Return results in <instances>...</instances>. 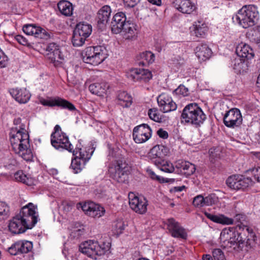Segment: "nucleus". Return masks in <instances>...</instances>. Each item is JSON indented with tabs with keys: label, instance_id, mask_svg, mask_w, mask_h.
Returning <instances> with one entry per match:
<instances>
[{
	"label": "nucleus",
	"instance_id": "40",
	"mask_svg": "<svg viewBox=\"0 0 260 260\" xmlns=\"http://www.w3.org/2000/svg\"><path fill=\"white\" fill-rule=\"evenodd\" d=\"M234 232H233V230H231L230 229H223L220 233V242L225 246L228 240L230 238V236H234Z\"/></svg>",
	"mask_w": 260,
	"mask_h": 260
},
{
	"label": "nucleus",
	"instance_id": "10",
	"mask_svg": "<svg viewBox=\"0 0 260 260\" xmlns=\"http://www.w3.org/2000/svg\"><path fill=\"white\" fill-rule=\"evenodd\" d=\"M77 207L78 209L81 208L86 215L93 218H100L105 213L103 207L92 202L79 203L77 204Z\"/></svg>",
	"mask_w": 260,
	"mask_h": 260
},
{
	"label": "nucleus",
	"instance_id": "50",
	"mask_svg": "<svg viewBox=\"0 0 260 260\" xmlns=\"http://www.w3.org/2000/svg\"><path fill=\"white\" fill-rule=\"evenodd\" d=\"M214 260H224V255L221 250L215 249L212 252Z\"/></svg>",
	"mask_w": 260,
	"mask_h": 260
},
{
	"label": "nucleus",
	"instance_id": "55",
	"mask_svg": "<svg viewBox=\"0 0 260 260\" xmlns=\"http://www.w3.org/2000/svg\"><path fill=\"white\" fill-rule=\"evenodd\" d=\"M236 233L234 232V236H230V238L228 240V242L226 243V244L225 245V246L232 247V246L236 245V241H236Z\"/></svg>",
	"mask_w": 260,
	"mask_h": 260
},
{
	"label": "nucleus",
	"instance_id": "37",
	"mask_svg": "<svg viewBox=\"0 0 260 260\" xmlns=\"http://www.w3.org/2000/svg\"><path fill=\"white\" fill-rule=\"evenodd\" d=\"M248 37L251 41L257 43L260 41V27L256 26L247 33Z\"/></svg>",
	"mask_w": 260,
	"mask_h": 260
},
{
	"label": "nucleus",
	"instance_id": "30",
	"mask_svg": "<svg viewBox=\"0 0 260 260\" xmlns=\"http://www.w3.org/2000/svg\"><path fill=\"white\" fill-rule=\"evenodd\" d=\"M57 7L61 14L65 16H71L73 14V6L72 3L66 0L59 1Z\"/></svg>",
	"mask_w": 260,
	"mask_h": 260
},
{
	"label": "nucleus",
	"instance_id": "11",
	"mask_svg": "<svg viewBox=\"0 0 260 260\" xmlns=\"http://www.w3.org/2000/svg\"><path fill=\"white\" fill-rule=\"evenodd\" d=\"M242 116L240 111L237 108H232L227 111L223 116L224 125L230 128L239 127L242 123Z\"/></svg>",
	"mask_w": 260,
	"mask_h": 260
},
{
	"label": "nucleus",
	"instance_id": "60",
	"mask_svg": "<svg viewBox=\"0 0 260 260\" xmlns=\"http://www.w3.org/2000/svg\"><path fill=\"white\" fill-rule=\"evenodd\" d=\"M234 68L235 69H237L238 68H241L243 64V61L241 59L238 58H236L234 60Z\"/></svg>",
	"mask_w": 260,
	"mask_h": 260
},
{
	"label": "nucleus",
	"instance_id": "9",
	"mask_svg": "<svg viewBox=\"0 0 260 260\" xmlns=\"http://www.w3.org/2000/svg\"><path fill=\"white\" fill-rule=\"evenodd\" d=\"M228 186L235 190H244L253 185L254 182L249 177L234 175L229 177L226 181Z\"/></svg>",
	"mask_w": 260,
	"mask_h": 260
},
{
	"label": "nucleus",
	"instance_id": "28",
	"mask_svg": "<svg viewBox=\"0 0 260 260\" xmlns=\"http://www.w3.org/2000/svg\"><path fill=\"white\" fill-rule=\"evenodd\" d=\"M208 27L202 19L198 20L193 25V31L197 37H203L208 31Z\"/></svg>",
	"mask_w": 260,
	"mask_h": 260
},
{
	"label": "nucleus",
	"instance_id": "45",
	"mask_svg": "<svg viewBox=\"0 0 260 260\" xmlns=\"http://www.w3.org/2000/svg\"><path fill=\"white\" fill-rule=\"evenodd\" d=\"M204 200H205V206H211L217 201V197L214 194H210L204 197Z\"/></svg>",
	"mask_w": 260,
	"mask_h": 260
},
{
	"label": "nucleus",
	"instance_id": "54",
	"mask_svg": "<svg viewBox=\"0 0 260 260\" xmlns=\"http://www.w3.org/2000/svg\"><path fill=\"white\" fill-rule=\"evenodd\" d=\"M236 246L238 247H240L241 245H242L245 242L246 240V237H243L242 236V234L239 233V232H237L236 233Z\"/></svg>",
	"mask_w": 260,
	"mask_h": 260
},
{
	"label": "nucleus",
	"instance_id": "6",
	"mask_svg": "<svg viewBox=\"0 0 260 260\" xmlns=\"http://www.w3.org/2000/svg\"><path fill=\"white\" fill-rule=\"evenodd\" d=\"M129 168L124 158L115 160L109 168L110 177L119 183L125 182L127 179Z\"/></svg>",
	"mask_w": 260,
	"mask_h": 260
},
{
	"label": "nucleus",
	"instance_id": "33",
	"mask_svg": "<svg viewBox=\"0 0 260 260\" xmlns=\"http://www.w3.org/2000/svg\"><path fill=\"white\" fill-rule=\"evenodd\" d=\"M155 160V165L162 171L166 173H172L174 171L175 168L172 163L165 160L164 159L161 160Z\"/></svg>",
	"mask_w": 260,
	"mask_h": 260
},
{
	"label": "nucleus",
	"instance_id": "23",
	"mask_svg": "<svg viewBox=\"0 0 260 260\" xmlns=\"http://www.w3.org/2000/svg\"><path fill=\"white\" fill-rule=\"evenodd\" d=\"M195 53L197 57L201 61H205L211 56L212 52L211 49L206 44H200L196 47Z\"/></svg>",
	"mask_w": 260,
	"mask_h": 260
},
{
	"label": "nucleus",
	"instance_id": "57",
	"mask_svg": "<svg viewBox=\"0 0 260 260\" xmlns=\"http://www.w3.org/2000/svg\"><path fill=\"white\" fill-rule=\"evenodd\" d=\"M8 252L11 255H16V243H13L7 249Z\"/></svg>",
	"mask_w": 260,
	"mask_h": 260
},
{
	"label": "nucleus",
	"instance_id": "58",
	"mask_svg": "<svg viewBox=\"0 0 260 260\" xmlns=\"http://www.w3.org/2000/svg\"><path fill=\"white\" fill-rule=\"evenodd\" d=\"M172 61L173 64L174 65V66L178 68L180 67L184 63V60L180 57H179V58H175V59L173 60Z\"/></svg>",
	"mask_w": 260,
	"mask_h": 260
},
{
	"label": "nucleus",
	"instance_id": "16",
	"mask_svg": "<svg viewBox=\"0 0 260 260\" xmlns=\"http://www.w3.org/2000/svg\"><path fill=\"white\" fill-rule=\"evenodd\" d=\"M22 30L25 34L33 36L39 39L46 40L51 37V33L36 24H26L23 27Z\"/></svg>",
	"mask_w": 260,
	"mask_h": 260
},
{
	"label": "nucleus",
	"instance_id": "31",
	"mask_svg": "<svg viewBox=\"0 0 260 260\" xmlns=\"http://www.w3.org/2000/svg\"><path fill=\"white\" fill-rule=\"evenodd\" d=\"M238 14L243 16H257L258 12L254 5H249L243 6L238 11Z\"/></svg>",
	"mask_w": 260,
	"mask_h": 260
},
{
	"label": "nucleus",
	"instance_id": "43",
	"mask_svg": "<svg viewBox=\"0 0 260 260\" xmlns=\"http://www.w3.org/2000/svg\"><path fill=\"white\" fill-rule=\"evenodd\" d=\"M148 115L150 118L154 121L160 122L162 120L161 116L156 109H150L148 111Z\"/></svg>",
	"mask_w": 260,
	"mask_h": 260
},
{
	"label": "nucleus",
	"instance_id": "15",
	"mask_svg": "<svg viewBox=\"0 0 260 260\" xmlns=\"http://www.w3.org/2000/svg\"><path fill=\"white\" fill-rule=\"evenodd\" d=\"M39 102L44 106L49 107L58 106L71 111L76 110V108L73 104L59 97L50 98L49 99H45L41 98L39 99Z\"/></svg>",
	"mask_w": 260,
	"mask_h": 260
},
{
	"label": "nucleus",
	"instance_id": "5",
	"mask_svg": "<svg viewBox=\"0 0 260 260\" xmlns=\"http://www.w3.org/2000/svg\"><path fill=\"white\" fill-rule=\"evenodd\" d=\"M107 57L106 49L102 46L88 47L82 53L83 61L94 66L102 63Z\"/></svg>",
	"mask_w": 260,
	"mask_h": 260
},
{
	"label": "nucleus",
	"instance_id": "13",
	"mask_svg": "<svg viewBox=\"0 0 260 260\" xmlns=\"http://www.w3.org/2000/svg\"><path fill=\"white\" fill-rule=\"evenodd\" d=\"M51 143L53 147L58 150L66 149L70 152L73 150V146L69 140V138L64 134L51 135Z\"/></svg>",
	"mask_w": 260,
	"mask_h": 260
},
{
	"label": "nucleus",
	"instance_id": "24",
	"mask_svg": "<svg viewBox=\"0 0 260 260\" xmlns=\"http://www.w3.org/2000/svg\"><path fill=\"white\" fill-rule=\"evenodd\" d=\"M111 31L115 34L120 33L127 23L126 17H111Z\"/></svg>",
	"mask_w": 260,
	"mask_h": 260
},
{
	"label": "nucleus",
	"instance_id": "27",
	"mask_svg": "<svg viewBox=\"0 0 260 260\" xmlns=\"http://www.w3.org/2000/svg\"><path fill=\"white\" fill-rule=\"evenodd\" d=\"M237 55L244 59H251L254 56L253 49L250 46L247 44H241L239 45L236 49Z\"/></svg>",
	"mask_w": 260,
	"mask_h": 260
},
{
	"label": "nucleus",
	"instance_id": "29",
	"mask_svg": "<svg viewBox=\"0 0 260 260\" xmlns=\"http://www.w3.org/2000/svg\"><path fill=\"white\" fill-rule=\"evenodd\" d=\"M109 86L105 83H95L92 84L89 86L90 91L94 94L99 96H103L107 90L108 89Z\"/></svg>",
	"mask_w": 260,
	"mask_h": 260
},
{
	"label": "nucleus",
	"instance_id": "12",
	"mask_svg": "<svg viewBox=\"0 0 260 260\" xmlns=\"http://www.w3.org/2000/svg\"><path fill=\"white\" fill-rule=\"evenodd\" d=\"M128 199L129 206L133 211L140 214L146 212L148 203L145 198L131 192L128 194Z\"/></svg>",
	"mask_w": 260,
	"mask_h": 260
},
{
	"label": "nucleus",
	"instance_id": "18",
	"mask_svg": "<svg viewBox=\"0 0 260 260\" xmlns=\"http://www.w3.org/2000/svg\"><path fill=\"white\" fill-rule=\"evenodd\" d=\"M127 76L134 81L147 82L152 78V74L148 70L144 69H134L131 70Z\"/></svg>",
	"mask_w": 260,
	"mask_h": 260
},
{
	"label": "nucleus",
	"instance_id": "53",
	"mask_svg": "<svg viewBox=\"0 0 260 260\" xmlns=\"http://www.w3.org/2000/svg\"><path fill=\"white\" fill-rule=\"evenodd\" d=\"M84 233V229H76L73 230L70 236L73 238H78L80 236L83 235Z\"/></svg>",
	"mask_w": 260,
	"mask_h": 260
},
{
	"label": "nucleus",
	"instance_id": "7",
	"mask_svg": "<svg viewBox=\"0 0 260 260\" xmlns=\"http://www.w3.org/2000/svg\"><path fill=\"white\" fill-rule=\"evenodd\" d=\"M92 27L86 22H80L76 25L72 36V44L75 47L82 46L91 35Z\"/></svg>",
	"mask_w": 260,
	"mask_h": 260
},
{
	"label": "nucleus",
	"instance_id": "56",
	"mask_svg": "<svg viewBox=\"0 0 260 260\" xmlns=\"http://www.w3.org/2000/svg\"><path fill=\"white\" fill-rule=\"evenodd\" d=\"M17 42L24 46H29L27 40L21 35H17Z\"/></svg>",
	"mask_w": 260,
	"mask_h": 260
},
{
	"label": "nucleus",
	"instance_id": "20",
	"mask_svg": "<svg viewBox=\"0 0 260 260\" xmlns=\"http://www.w3.org/2000/svg\"><path fill=\"white\" fill-rule=\"evenodd\" d=\"M168 148L162 145L154 146L148 154V157L155 164V160H161L169 153Z\"/></svg>",
	"mask_w": 260,
	"mask_h": 260
},
{
	"label": "nucleus",
	"instance_id": "61",
	"mask_svg": "<svg viewBox=\"0 0 260 260\" xmlns=\"http://www.w3.org/2000/svg\"><path fill=\"white\" fill-rule=\"evenodd\" d=\"M147 172L148 175L150 177H151L152 179H155L156 180H160V178L159 176H157L155 174V173L151 169H147Z\"/></svg>",
	"mask_w": 260,
	"mask_h": 260
},
{
	"label": "nucleus",
	"instance_id": "35",
	"mask_svg": "<svg viewBox=\"0 0 260 260\" xmlns=\"http://www.w3.org/2000/svg\"><path fill=\"white\" fill-rule=\"evenodd\" d=\"M19 245L20 247L17 249V255L22 253H27L32 248V243L27 241L17 242V246Z\"/></svg>",
	"mask_w": 260,
	"mask_h": 260
},
{
	"label": "nucleus",
	"instance_id": "22",
	"mask_svg": "<svg viewBox=\"0 0 260 260\" xmlns=\"http://www.w3.org/2000/svg\"><path fill=\"white\" fill-rule=\"evenodd\" d=\"M136 25L129 20L127 21L125 26L120 32L123 38L126 40H133L136 38L138 30Z\"/></svg>",
	"mask_w": 260,
	"mask_h": 260
},
{
	"label": "nucleus",
	"instance_id": "14",
	"mask_svg": "<svg viewBox=\"0 0 260 260\" xmlns=\"http://www.w3.org/2000/svg\"><path fill=\"white\" fill-rule=\"evenodd\" d=\"M151 129L147 124L136 126L133 132L134 140L137 143H143L148 140L151 136Z\"/></svg>",
	"mask_w": 260,
	"mask_h": 260
},
{
	"label": "nucleus",
	"instance_id": "36",
	"mask_svg": "<svg viewBox=\"0 0 260 260\" xmlns=\"http://www.w3.org/2000/svg\"><path fill=\"white\" fill-rule=\"evenodd\" d=\"M30 98V94L26 89H20L17 92V102L20 104L27 103Z\"/></svg>",
	"mask_w": 260,
	"mask_h": 260
},
{
	"label": "nucleus",
	"instance_id": "38",
	"mask_svg": "<svg viewBox=\"0 0 260 260\" xmlns=\"http://www.w3.org/2000/svg\"><path fill=\"white\" fill-rule=\"evenodd\" d=\"M18 181L28 186H31L34 184V180L31 178L27 177L22 171H17V182Z\"/></svg>",
	"mask_w": 260,
	"mask_h": 260
},
{
	"label": "nucleus",
	"instance_id": "25",
	"mask_svg": "<svg viewBox=\"0 0 260 260\" xmlns=\"http://www.w3.org/2000/svg\"><path fill=\"white\" fill-rule=\"evenodd\" d=\"M176 167L180 169V172L186 176L192 175L196 170L193 164L187 161L178 160L176 163Z\"/></svg>",
	"mask_w": 260,
	"mask_h": 260
},
{
	"label": "nucleus",
	"instance_id": "59",
	"mask_svg": "<svg viewBox=\"0 0 260 260\" xmlns=\"http://www.w3.org/2000/svg\"><path fill=\"white\" fill-rule=\"evenodd\" d=\"M157 134L160 138L164 139H167L168 137V132L162 128H160L157 131Z\"/></svg>",
	"mask_w": 260,
	"mask_h": 260
},
{
	"label": "nucleus",
	"instance_id": "39",
	"mask_svg": "<svg viewBox=\"0 0 260 260\" xmlns=\"http://www.w3.org/2000/svg\"><path fill=\"white\" fill-rule=\"evenodd\" d=\"M9 206L4 202H0V220L7 219L9 216Z\"/></svg>",
	"mask_w": 260,
	"mask_h": 260
},
{
	"label": "nucleus",
	"instance_id": "8",
	"mask_svg": "<svg viewBox=\"0 0 260 260\" xmlns=\"http://www.w3.org/2000/svg\"><path fill=\"white\" fill-rule=\"evenodd\" d=\"M17 139L20 141L18 154L26 161L30 160L32 154L30 150L28 149L29 147V135L24 125H22L20 129L17 130Z\"/></svg>",
	"mask_w": 260,
	"mask_h": 260
},
{
	"label": "nucleus",
	"instance_id": "48",
	"mask_svg": "<svg viewBox=\"0 0 260 260\" xmlns=\"http://www.w3.org/2000/svg\"><path fill=\"white\" fill-rule=\"evenodd\" d=\"M176 94L181 95L183 96H186L189 94L188 89L183 85H180L177 89L174 90Z\"/></svg>",
	"mask_w": 260,
	"mask_h": 260
},
{
	"label": "nucleus",
	"instance_id": "42",
	"mask_svg": "<svg viewBox=\"0 0 260 260\" xmlns=\"http://www.w3.org/2000/svg\"><path fill=\"white\" fill-rule=\"evenodd\" d=\"M141 58L142 59L143 64L152 63L155 60V56L150 51H146L141 54Z\"/></svg>",
	"mask_w": 260,
	"mask_h": 260
},
{
	"label": "nucleus",
	"instance_id": "51",
	"mask_svg": "<svg viewBox=\"0 0 260 260\" xmlns=\"http://www.w3.org/2000/svg\"><path fill=\"white\" fill-rule=\"evenodd\" d=\"M9 231L13 235L16 234V217L14 216L8 225Z\"/></svg>",
	"mask_w": 260,
	"mask_h": 260
},
{
	"label": "nucleus",
	"instance_id": "44",
	"mask_svg": "<svg viewBox=\"0 0 260 260\" xmlns=\"http://www.w3.org/2000/svg\"><path fill=\"white\" fill-rule=\"evenodd\" d=\"M16 135V127H12L10 129L9 133V140L12 147L13 150L16 152L15 147V136Z\"/></svg>",
	"mask_w": 260,
	"mask_h": 260
},
{
	"label": "nucleus",
	"instance_id": "1",
	"mask_svg": "<svg viewBox=\"0 0 260 260\" xmlns=\"http://www.w3.org/2000/svg\"><path fill=\"white\" fill-rule=\"evenodd\" d=\"M37 207L32 203H29L21 207L17 219L20 220V225L18 229V234L24 233L27 230L32 229L38 222V214L36 212Z\"/></svg>",
	"mask_w": 260,
	"mask_h": 260
},
{
	"label": "nucleus",
	"instance_id": "64",
	"mask_svg": "<svg viewBox=\"0 0 260 260\" xmlns=\"http://www.w3.org/2000/svg\"><path fill=\"white\" fill-rule=\"evenodd\" d=\"M54 132H53L51 135L56 134V133L57 134H64L61 132V128L59 125H56L54 127Z\"/></svg>",
	"mask_w": 260,
	"mask_h": 260
},
{
	"label": "nucleus",
	"instance_id": "34",
	"mask_svg": "<svg viewBox=\"0 0 260 260\" xmlns=\"http://www.w3.org/2000/svg\"><path fill=\"white\" fill-rule=\"evenodd\" d=\"M233 21L246 28L254 25L255 21L252 17H232Z\"/></svg>",
	"mask_w": 260,
	"mask_h": 260
},
{
	"label": "nucleus",
	"instance_id": "46",
	"mask_svg": "<svg viewBox=\"0 0 260 260\" xmlns=\"http://www.w3.org/2000/svg\"><path fill=\"white\" fill-rule=\"evenodd\" d=\"M205 200L202 195H198L193 198L192 204L196 207H202L205 206Z\"/></svg>",
	"mask_w": 260,
	"mask_h": 260
},
{
	"label": "nucleus",
	"instance_id": "2",
	"mask_svg": "<svg viewBox=\"0 0 260 260\" xmlns=\"http://www.w3.org/2000/svg\"><path fill=\"white\" fill-rule=\"evenodd\" d=\"M181 118L182 122L198 127L203 123L206 116L197 104L191 103L184 108Z\"/></svg>",
	"mask_w": 260,
	"mask_h": 260
},
{
	"label": "nucleus",
	"instance_id": "26",
	"mask_svg": "<svg viewBox=\"0 0 260 260\" xmlns=\"http://www.w3.org/2000/svg\"><path fill=\"white\" fill-rule=\"evenodd\" d=\"M174 5L175 8L182 13L190 14L194 9V6L189 0H175Z\"/></svg>",
	"mask_w": 260,
	"mask_h": 260
},
{
	"label": "nucleus",
	"instance_id": "49",
	"mask_svg": "<svg viewBox=\"0 0 260 260\" xmlns=\"http://www.w3.org/2000/svg\"><path fill=\"white\" fill-rule=\"evenodd\" d=\"M111 13V8L107 5L103 6L98 11V15L101 16H110Z\"/></svg>",
	"mask_w": 260,
	"mask_h": 260
},
{
	"label": "nucleus",
	"instance_id": "4",
	"mask_svg": "<svg viewBox=\"0 0 260 260\" xmlns=\"http://www.w3.org/2000/svg\"><path fill=\"white\" fill-rule=\"evenodd\" d=\"M94 149L91 145L83 148L77 147L73 150L75 156L72 159L71 167L75 173H78L84 167L86 163L90 159Z\"/></svg>",
	"mask_w": 260,
	"mask_h": 260
},
{
	"label": "nucleus",
	"instance_id": "63",
	"mask_svg": "<svg viewBox=\"0 0 260 260\" xmlns=\"http://www.w3.org/2000/svg\"><path fill=\"white\" fill-rule=\"evenodd\" d=\"M127 4V6L130 7H134L138 2H140V0H124Z\"/></svg>",
	"mask_w": 260,
	"mask_h": 260
},
{
	"label": "nucleus",
	"instance_id": "17",
	"mask_svg": "<svg viewBox=\"0 0 260 260\" xmlns=\"http://www.w3.org/2000/svg\"><path fill=\"white\" fill-rule=\"evenodd\" d=\"M167 229L175 238L185 239L187 238V233L184 229L174 218L168 219L166 221Z\"/></svg>",
	"mask_w": 260,
	"mask_h": 260
},
{
	"label": "nucleus",
	"instance_id": "62",
	"mask_svg": "<svg viewBox=\"0 0 260 260\" xmlns=\"http://www.w3.org/2000/svg\"><path fill=\"white\" fill-rule=\"evenodd\" d=\"M254 178L258 182H260V168L254 170Z\"/></svg>",
	"mask_w": 260,
	"mask_h": 260
},
{
	"label": "nucleus",
	"instance_id": "47",
	"mask_svg": "<svg viewBox=\"0 0 260 260\" xmlns=\"http://www.w3.org/2000/svg\"><path fill=\"white\" fill-rule=\"evenodd\" d=\"M111 17H99L97 21V26L99 29L103 30L106 27L108 21H111Z\"/></svg>",
	"mask_w": 260,
	"mask_h": 260
},
{
	"label": "nucleus",
	"instance_id": "32",
	"mask_svg": "<svg viewBox=\"0 0 260 260\" xmlns=\"http://www.w3.org/2000/svg\"><path fill=\"white\" fill-rule=\"evenodd\" d=\"M119 104L123 107H129L132 103V98L125 91L120 92L117 95Z\"/></svg>",
	"mask_w": 260,
	"mask_h": 260
},
{
	"label": "nucleus",
	"instance_id": "52",
	"mask_svg": "<svg viewBox=\"0 0 260 260\" xmlns=\"http://www.w3.org/2000/svg\"><path fill=\"white\" fill-rule=\"evenodd\" d=\"M8 57L0 49V69L5 68L8 63Z\"/></svg>",
	"mask_w": 260,
	"mask_h": 260
},
{
	"label": "nucleus",
	"instance_id": "21",
	"mask_svg": "<svg viewBox=\"0 0 260 260\" xmlns=\"http://www.w3.org/2000/svg\"><path fill=\"white\" fill-rule=\"evenodd\" d=\"M46 50L48 51V57L52 62H60L61 60L64 59V55L60 51L59 46L56 44L50 43L48 45Z\"/></svg>",
	"mask_w": 260,
	"mask_h": 260
},
{
	"label": "nucleus",
	"instance_id": "41",
	"mask_svg": "<svg viewBox=\"0 0 260 260\" xmlns=\"http://www.w3.org/2000/svg\"><path fill=\"white\" fill-rule=\"evenodd\" d=\"M213 222L222 224H232L233 223V219L226 217L223 215H214Z\"/></svg>",
	"mask_w": 260,
	"mask_h": 260
},
{
	"label": "nucleus",
	"instance_id": "19",
	"mask_svg": "<svg viewBox=\"0 0 260 260\" xmlns=\"http://www.w3.org/2000/svg\"><path fill=\"white\" fill-rule=\"evenodd\" d=\"M158 106L164 113L175 111L177 109V104L172 98L166 94H161L157 98Z\"/></svg>",
	"mask_w": 260,
	"mask_h": 260
},
{
	"label": "nucleus",
	"instance_id": "3",
	"mask_svg": "<svg viewBox=\"0 0 260 260\" xmlns=\"http://www.w3.org/2000/svg\"><path fill=\"white\" fill-rule=\"evenodd\" d=\"M109 243H100L97 241L88 240L82 243L79 246V250L93 259H97L98 257L105 254L109 250Z\"/></svg>",
	"mask_w": 260,
	"mask_h": 260
}]
</instances>
